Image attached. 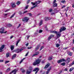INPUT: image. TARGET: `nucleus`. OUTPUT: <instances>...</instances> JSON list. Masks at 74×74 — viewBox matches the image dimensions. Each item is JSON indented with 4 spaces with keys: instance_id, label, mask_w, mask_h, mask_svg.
Segmentation results:
<instances>
[{
    "instance_id": "nucleus-1",
    "label": "nucleus",
    "mask_w": 74,
    "mask_h": 74,
    "mask_svg": "<svg viewBox=\"0 0 74 74\" xmlns=\"http://www.w3.org/2000/svg\"><path fill=\"white\" fill-rule=\"evenodd\" d=\"M40 3H41V1H37L35 2H31V4H32V5L34 6L32 7L30 9V10H32V9H33V8L37 7V5H38V4H39Z\"/></svg>"
},
{
    "instance_id": "nucleus-2",
    "label": "nucleus",
    "mask_w": 74,
    "mask_h": 74,
    "mask_svg": "<svg viewBox=\"0 0 74 74\" xmlns=\"http://www.w3.org/2000/svg\"><path fill=\"white\" fill-rule=\"evenodd\" d=\"M41 62V60L38 59V60H36L33 63V65L34 66H36L37 64H40V63Z\"/></svg>"
},
{
    "instance_id": "nucleus-3",
    "label": "nucleus",
    "mask_w": 74,
    "mask_h": 74,
    "mask_svg": "<svg viewBox=\"0 0 74 74\" xmlns=\"http://www.w3.org/2000/svg\"><path fill=\"white\" fill-rule=\"evenodd\" d=\"M29 20V18L28 17H24L22 19V21H25V22H27Z\"/></svg>"
},
{
    "instance_id": "nucleus-4",
    "label": "nucleus",
    "mask_w": 74,
    "mask_h": 74,
    "mask_svg": "<svg viewBox=\"0 0 74 74\" xmlns=\"http://www.w3.org/2000/svg\"><path fill=\"white\" fill-rule=\"evenodd\" d=\"M4 28L3 27H2L0 29V33H1V34H2V33L5 34L7 32V31H6L4 32Z\"/></svg>"
},
{
    "instance_id": "nucleus-5",
    "label": "nucleus",
    "mask_w": 74,
    "mask_h": 74,
    "mask_svg": "<svg viewBox=\"0 0 74 74\" xmlns=\"http://www.w3.org/2000/svg\"><path fill=\"white\" fill-rule=\"evenodd\" d=\"M56 33L57 37L56 38V40L58 39V38H59L60 36H61V34L59 32H56Z\"/></svg>"
},
{
    "instance_id": "nucleus-6",
    "label": "nucleus",
    "mask_w": 74,
    "mask_h": 74,
    "mask_svg": "<svg viewBox=\"0 0 74 74\" xmlns=\"http://www.w3.org/2000/svg\"><path fill=\"white\" fill-rule=\"evenodd\" d=\"M66 29V27H62L60 29V32L61 33L62 32L65 30Z\"/></svg>"
},
{
    "instance_id": "nucleus-7",
    "label": "nucleus",
    "mask_w": 74,
    "mask_h": 74,
    "mask_svg": "<svg viewBox=\"0 0 74 74\" xmlns=\"http://www.w3.org/2000/svg\"><path fill=\"white\" fill-rule=\"evenodd\" d=\"M5 47V45H3L1 48H0V52H3V49H4V48Z\"/></svg>"
},
{
    "instance_id": "nucleus-8",
    "label": "nucleus",
    "mask_w": 74,
    "mask_h": 74,
    "mask_svg": "<svg viewBox=\"0 0 74 74\" xmlns=\"http://www.w3.org/2000/svg\"><path fill=\"white\" fill-rule=\"evenodd\" d=\"M64 61H65V59H62L58 60L57 62L58 63H61V62H64Z\"/></svg>"
},
{
    "instance_id": "nucleus-9",
    "label": "nucleus",
    "mask_w": 74,
    "mask_h": 74,
    "mask_svg": "<svg viewBox=\"0 0 74 74\" xmlns=\"http://www.w3.org/2000/svg\"><path fill=\"white\" fill-rule=\"evenodd\" d=\"M40 69H38V68H36L34 69V70H33V71H36L35 73V74H36L37 73H38V71Z\"/></svg>"
},
{
    "instance_id": "nucleus-10",
    "label": "nucleus",
    "mask_w": 74,
    "mask_h": 74,
    "mask_svg": "<svg viewBox=\"0 0 74 74\" xmlns=\"http://www.w3.org/2000/svg\"><path fill=\"white\" fill-rule=\"evenodd\" d=\"M64 62H66V63H69L70 62V58H68L66 60H65V61H64Z\"/></svg>"
},
{
    "instance_id": "nucleus-11",
    "label": "nucleus",
    "mask_w": 74,
    "mask_h": 74,
    "mask_svg": "<svg viewBox=\"0 0 74 74\" xmlns=\"http://www.w3.org/2000/svg\"><path fill=\"white\" fill-rule=\"evenodd\" d=\"M23 50V49H18L16 50V51H17L16 52L17 53H19L20 52H21V51Z\"/></svg>"
},
{
    "instance_id": "nucleus-12",
    "label": "nucleus",
    "mask_w": 74,
    "mask_h": 74,
    "mask_svg": "<svg viewBox=\"0 0 74 74\" xmlns=\"http://www.w3.org/2000/svg\"><path fill=\"white\" fill-rule=\"evenodd\" d=\"M16 71H17V70H16V69H15L13 71H12V72L10 73V74H12V73H14V74H16Z\"/></svg>"
},
{
    "instance_id": "nucleus-13",
    "label": "nucleus",
    "mask_w": 74,
    "mask_h": 74,
    "mask_svg": "<svg viewBox=\"0 0 74 74\" xmlns=\"http://www.w3.org/2000/svg\"><path fill=\"white\" fill-rule=\"evenodd\" d=\"M53 7H56V0H54L53 2Z\"/></svg>"
},
{
    "instance_id": "nucleus-14",
    "label": "nucleus",
    "mask_w": 74,
    "mask_h": 74,
    "mask_svg": "<svg viewBox=\"0 0 74 74\" xmlns=\"http://www.w3.org/2000/svg\"><path fill=\"white\" fill-rule=\"evenodd\" d=\"M51 67L49 69L47 70V71L46 72V74H48V73H49V72H50V71H51Z\"/></svg>"
},
{
    "instance_id": "nucleus-15",
    "label": "nucleus",
    "mask_w": 74,
    "mask_h": 74,
    "mask_svg": "<svg viewBox=\"0 0 74 74\" xmlns=\"http://www.w3.org/2000/svg\"><path fill=\"white\" fill-rule=\"evenodd\" d=\"M38 54H39V52L37 51L34 54L32 55V57L34 56H36L37 55H38Z\"/></svg>"
},
{
    "instance_id": "nucleus-16",
    "label": "nucleus",
    "mask_w": 74,
    "mask_h": 74,
    "mask_svg": "<svg viewBox=\"0 0 74 74\" xmlns=\"http://www.w3.org/2000/svg\"><path fill=\"white\" fill-rule=\"evenodd\" d=\"M11 5L12 8H14V7H16L15 4L14 3H12L11 4Z\"/></svg>"
},
{
    "instance_id": "nucleus-17",
    "label": "nucleus",
    "mask_w": 74,
    "mask_h": 74,
    "mask_svg": "<svg viewBox=\"0 0 74 74\" xmlns=\"http://www.w3.org/2000/svg\"><path fill=\"white\" fill-rule=\"evenodd\" d=\"M40 45H38L36 47V48H35V51H37V50L39 49V48H40Z\"/></svg>"
},
{
    "instance_id": "nucleus-18",
    "label": "nucleus",
    "mask_w": 74,
    "mask_h": 74,
    "mask_svg": "<svg viewBox=\"0 0 74 74\" xmlns=\"http://www.w3.org/2000/svg\"><path fill=\"white\" fill-rule=\"evenodd\" d=\"M49 66V63H48L45 67L44 69H47Z\"/></svg>"
},
{
    "instance_id": "nucleus-19",
    "label": "nucleus",
    "mask_w": 74,
    "mask_h": 74,
    "mask_svg": "<svg viewBox=\"0 0 74 74\" xmlns=\"http://www.w3.org/2000/svg\"><path fill=\"white\" fill-rule=\"evenodd\" d=\"M67 54L69 56H72V55H73V53L71 52H68Z\"/></svg>"
},
{
    "instance_id": "nucleus-20",
    "label": "nucleus",
    "mask_w": 74,
    "mask_h": 74,
    "mask_svg": "<svg viewBox=\"0 0 74 74\" xmlns=\"http://www.w3.org/2000/svg\"><path fill=\"white\" fill-rule=\"evenodd\" d=\"M10 47H11L10 49L11 51H12L13 50H14V46H11Z\"/></svg>"
},
{
    "instance_id": "nucleus-21",
    "label": "nucleus",
    "mask_w": 74,
    "mask_h": 74,
    "mask_svg": "<svg viewBox=\"0 0 74 74\" xmlns=\"http://www.w3.org/2000/svg\"><path fill=\"white\" fill-rule=\"evenodd\" d=\"M20 40H18L17 41H16V47H17L18 46V43L20 42Z\"/></svg>"
},
{
    "instance_id": "nucleus-22",
    "label": "nucleus",
    "mask_w": 74,
    "mask_h": 74,
    "mask_svg": "<svg viewBox=\"0 0 74 74\" xmlns=\"http://www.w3.org/2000/svg\"><path fill=\"white\" fill-rule=\"evenodd\" d=\"M48 59L49 60H52V56L49 57L48 58Z\"/></svg>"
},
{
    "instance_id": "nucleus-23",
    "label": "nucleus",
    "mask_w": 74,
    "mask_h": 74,
    "mask_svg": "<svg viewBox=\"0 0 74 74\" xmlns=\"http://www.w3.org/2000/svg\"><path fill=\"white\" fill-rule=\"evenodd\" d=\"M74 68H73V67L70 69L69 70V71H70V72H71V71H73V70H74Z\"/></svg>"
},
{
    "instance_id": "nucleus-24",
    "label": "nucleus",
    "mask_w": 74,
    "mask_h": 74,
    "mask_svg": "<svg viewBox=\"0 0 74 74\" xmlns=\"http://www.w3.org/2000/svg\"><path fill=\"white\" fill-rule=\"evenodd\" d=\"M52 38V36H49V37L47 40H48L49 41V40H50L51 39V38Z\"/></svg>"
},
{
    "instance_id": "nucleus-25",
    "label": "nucleus",
    "mask_w": 74,
    "mask_h": 74,
    "mask_svg": "<svg viewBox=\"0 0 74 74\" xmlns=\"http://www.w3.org/2000/svg\"><path fill=\"white\" fill-rule=\"evenodd\" d=\"M42 22H43L42 20L40 21L39 24V26H40L42 24Z\"/></svg>"
},
{
    "instance_id": "nucleus-26",
    "label": "nucleus",
    "mask_w": 74,
    "mask_h": 74,
    "mask_svg": "<svg viewBox=\"0 0 74 74\" xmlns=\"http://www.w3.org/2000/svg\"><path fill=\"white\" fill-rule=\"evenodd\" d=\"M65 64L66 63L65 62H62L61 64V65H62V66H64Z\"/></svg>"
},
{
    "instance_id": "nucleus-27",
    "label": "nucleus",
    "mask_w": 74,
    "mask_h": 74,
    "mask_svg": "<svg viewBox=\"0 0 74 74\" xmlns=\"http://www.w3.org/2000/svg\"><path fill=\"white\" fill-rule=\"evenodd\" d=\"M29 5H27L26 7H25V8L24 9V10H26V9H27L28 8V7H29Z\"/></svg>"
},
{
    "instance_id": "nucleus-28",
    "label": "nucleus",
    "mask_w": 74,
    "mask_h": 74,
    "mask_svg": "<svg viewBox=\"0 0 74 74\" xmlns=\"http://www.w3.org/2000/svg\"><path fill=\"white\" fill-rule=\"evenodd\" d=\"M49 19V18L46 17L45 18V21H48V20Z\"/></svg>"
},
{
    "instance_id": "nucleus-29",
    "label": "nucleus",
    "mask_w": 74,
    "mask_h": 74,
    "mask_svg": "<svg viewBox=\"0 0 74 74\" xmlns=\"http://www.w3.org/2000/svg\"><path fill=\"white\" fill-rule=\"evenodd\" d=\"M9 55H10V53H8L6 54V56L7 58L9 57Z\"/></svg>"
},
{
    "instance_id": "nucleus-30",
    "label": "nucleus",
    "mask_w": 74,
    "mask_h": 74,
    "mask_svg": "<svg viewBox=\"0 0 74 74\" xmlns=\"http://www.w3.org/2000/svg\"><path fill=\"white\" fill-rule=\"evenodd\" d=\"M15 13H14L10 17V19H11V18H13L14 16H15Z\"/></svg>"
},
{
    "instance_id": "nucleus-31",
    "label": "nucleus",
    "mask_w": 74,
    "mask_h": 74,
    "mask_svg": "<svg viewBox=\"0 0 74 74\" xmlns=\"http://www.w3.org/2000/svg\"><path fill=\"white\" fill-rule=\"evenodd\" d=\"M31 73V71H29L28 70H27V74H29L30 73Z\"/></svg>"
},
{
    "instance_id": "nucleus-32",
    "label": "nucleus",
    "mask_w": 74,
    "mask_h": 74,
    "mask_svg": "<svg viewBox=\"0 0 74 74\" xmlns=\"http://www.w3.org/2000/svg\"><path fill=\"white\" fill-rule=\"evenodd\" d=\"M60 46V44L57 43L56 44V47H57V48H58V47H59Z\"/></svg>"
},
{
    "instance_id": "nucleus-33",
    "label": "nucleus",
    "mask_w": 74,
    "mask_h": 74,
    "mask_svg": "<svg viewBox=\"0 0 74 74\" xmlns=\"http://www.w3.org/2000/svg\"><path fill=\"white\" fill-rule=\"evenodd\" d=\"M21 24L20 23V24H19L18 26L17 27V29H18V28H19V27H21Z\"/></svg>"
},
{
    "instance_id": "nucleus-34",
    "label": "nucleus",
    "mask_w": 74,
    "mask_h": 74,
    "mask_svg": "<svg viewBox=\"0 0 74 74\" xmlns=\"http://www.w3.org/2000/svg\"><path fill=\"white\" fill-rule=\"evenodd\" d=\"M42 30L40 29L39 30V33H42Z\"/></svg>"
},
{
    "instance_id": "nucleus-35",
    "label": "nucleus",
    "mask_w": 74,
    "mask_h": 74,
    "mask_svg": "<svg viewBox=\"0 0 74 74\" xmlns=\"http://www.w3.org/2000/svg\"><path fill=\"white\" fill-rule=\"evenodd\" d=\"M51 33H54L55 34H56V31H51Z\"/></svg>"
},
{
    "instance_id": "nucleus-36",
    "label": "nucleus",
    "mask_w": 74,
    "mask_h": 74,
    "mask_svg": "<svg viewBox=\"0 0 74 74\" xmlns=\"http://www.w3.org/2000/svg\"><path fill=\"white\" fill-rule=\"evenodd\" d=\"M25 59V58H23V59H22V60L21 61V62H20V64H21V63H22V62H23V60Z\"/></svg>"
},
{
    "instance_id": "nucleus-37",
    "label": "nucleus",
    "mask_w": 74,
    "mask_h": 74,
    "mask_svg": "<svg viewBox=\"0 0 74 74\" xmlns=\"http://www.w3.org/2000/svg\"><path fill=\"white\" fill-rule=\"evenodd\" d=\"M32 67H30L29 68V70H32Z\"/></svg>"
},
{
    "instance_id": "nucleus-38",
    "label": "nucleus",
    "mask_w": 74,
    "mask_h": 74,
    "mask_svg": "<svg viewBox=\"0 0 74 74\" xmlns=\"http://www.w3.org/2000/svg\"><path fill=\"white\" fill-rule=\"evenodd\" d=\"M30 0H28L27 2V4H29V3H30Z\"/></svg>"
},
{
    "instance_id": "nucleus-39",
    "label": "nucleus",
    "mask_w": 74,
    "mask_h": 74,
    "mask_svg": "<svg viewBox=\"0 0 74 74\" xmlns=\"http://www.w3.org/2000/svg\"><path fill=\"white\" fill-rule=\"evenodd\" d=\"M21 3L19 1H18L17 3H16V4L17 5H19V4H20Z\"/></svg>"
},
{
    "instance_id": "nucleus-40",
    "label": "nucleus",
    "mask_w": 74,
    "mask_h": 74,
    "mask_svg": "<svg viewBox=\"0 0 74 74\" xmlns=\"http://www.w3.org/2000/svg\"><path fill=\"white\" fill-rule=\"evenodd\" d=\"M15 57H16V54H14L12 57L13 58H15Z\"/></svg>"
},
{
    "instance_id": "nucleus-41",
    "label": "nucleus",
    "mask_w": 74,
    "mask_h": 74,
    "mask_svg": "<svg viewBox=\"0 0 74 74\" xmlns=\"http://www.w3.org/2000/svg\"><path fill=\"white\" fill-rule=\"evenodd\" d=\"M27 15H29V16H32V14L31 13H28L27 14Z\"/></svg>"
},
{
    "instance_id": "nucleus-42",
    "label": "nucleus",
    "mask_w": 74,
    "mask_h": 74,
    "mask_svg": "<svg viewBox=\"0 0 74 74\" xmlns=\"http://www.w3.org/2000/svg\"><path fill=\"white\" fill-rule=\"evenodd\" d=\"M52 9H50V10H49V12H52Z\"/></svg>"
},
{
    "instance_id": "nucleus-43",
    "label": "nucleus",
    "mask_w": 74,
    "mask_h": 74,
    "mask_svg": "<svg viewBox=\"0 0 74 74\" xmlns=\"http://www.w3.org/2000/svg\"><path fill=\"white\" fill-rule=\"evenodd\" d=\"M10 68H9L8 69H7V72H8V71H10Z\"/></svg>"
},
{
    "instance_id": "nucleus-44",
    "label": "nucleus",
    "mask_w": 74,
    "mask_h": 74,
    "mask_svg": "<svg viewBox=\"0 0 74 74\" xmlns=\"http://www.w3.org/2000/svg\"><path fill=\"white\" fill-rule=\"evenodd\" d=\"M44 48V46H42L40 48V51H41V50L42 49V48Z\"/></svg>"
},
{
    "instance_id": "nucleus-45",
    "label": "nucleus",
    "mask_w": 74,
    "mask_h": 74,
    "mask_svg": "<svg viewBox=\"0 0 74 74\" xmlns=\"http://www.w3.org/2000/svg\"><path fill=\"white\" fill-rule=\"evenodd\" d=\"M29 54V52H28L25 55V56H27V55Z\"/></svg>"
},
{
    "instance_id": "nucleus-46",
    "label": "nucleus",
    "mask_w": 74,
    "mask_h": 74,
    "mask_svg": "<svg viewBox=\"0 0 74 74\" xmlns=\"http://www.w3.org/2000/svg\"><path fill=\"white\" fill-rule=\"evenodd\" d=\"M19 14H20V15H22V12H21L20 11L19 12Z\"/></svg>"
},
{
    "instance_id": "nucleus-47",
    "label": "nucleus",
    "mask_w": 74,
    "mask_h": 74,
    "mask_svg": "<svg viewBox=\"0 0 74 74\" xmlns=\"http://www.w3.org/2000/svg\"><path fill=\"white\" fill-rule=\"evenodd\" d=\"M8 26H12V25L9 24L8 25Z\"/></svg>"
},
{
    "instance_id": "nucleus-48",
    "label": "nucleus",
    "mask_w": 74,
    "mask_h": 74,
    "mask_svg": "<svg viewBox=\"0 0 74 74\" xmlns=\"http://www.w3.org/2000/svg\"><path fill=\"white\" fill-rule=\"evenodd\" d=\"M8 62H9V61H6L5 62V64H7V63H8Z\"/></svg>"
},
{
    "instance_id": "nucleus-49",
    "label": "nucleus",
    "mask_w": 74,
    "mask_h": 74,
    "mask_svg": "<svg viewBox=\"0 0 74 74\" xmlns=\"http://www.w3.org/2000/svg\"><path fill=\"white\" fill-rule=\"evenodd\" d=\"M26 47H27L28 45H29V43H27L25 44Z\"/></svg>"
},
{
    "instance_id": "nucleus-50",
    "label": "nucleus",
    "mask_w": 74,
    "mask_h": 74,
    "mask_svg": "<svg viewBox=\"0 0 74 74\" xmlns=\"http://www.w3.org/2000/svg\"><path fill=\"white\" fill-rule=\"evenodd\" d=\"M10 10V9H7V10H6L5 12H7L8 11H9Z\"/></svg>"
},
{
    "instance_id": "nucleus-51",
    "label": "nucleus",
    "mask_w": 74,
    "mask_h": 74,
    "mask_svg": "<svg viewBox=\"0 0 74 74\" xmlns=\"http://www.w3.org/2000/svg\"><path fill=\"white\" fill-rule=\"evenodd\" d=\"M28 11H24L23 12V14H25V13H27V12Z\"/></svg>"
},
{
    "instance_id": "nucleus-52",
    "label": "nucleus",
    "mask_w": 74,
    "mask_h": 74,
    "mask_svg": "<svg viewBox=\"0 0 74 74\" xmlns=\"http://www.w3.org/2000/svg\"><path fill=\"white\" fill-rule=\"evenodd\" d=\"M71 65H73V64H74V60L73 61V62L72 64H71Z\"/></svg>"
},
{
    "instance_id": "nucleus-53",
    "label": "nucleus",
    "mask_w": 74,
    "mask_h": 74,
    "mask_svg": "<svg viewBox=\"0 0 74 74\" xmlns=\"http://www.w3.org/2000/svg\"><path fill=\"white\" fill-rule=\"evenodd\" d=\"M33 48V47H27V49H31V48Z\"/></svg>"
},
{
    "instance_id": "nucleus-54",
    "label": "nucleus",
    "mask_w": 74,
    "mask_h": 74,
    "mask_svg": "<svg viewBox=\"0 0 74 74\" xmlns=\"http://www.w3.org/2000/svg\"><path fill=\"white\" fill-rule=\"evenodd\" d=\"M3 60H0V62H3Z\"/></svg>"
},
{
    "instance_id": "nucleus-55",
    "label": "nucleus",
    "mask_w": 74,
    "mask_h": 74,
    "mask_svg": "<svg viewBox=\"0 0 74 74\" xmlns=\"http://www.w3.org/2000/svg\"><path fill=\"white\" fill-rule=\"evenodd\" d=\"M62 73V70H61L60 71V73H59L58 74H61V73Z\"/></svg>"
},
{
    "instance_id": "nucleus-56",
    "label": "nucleus",
    "mask_w": 74,
    "mask_h": 74,
    "mask_svg": "<svg viewBox=\"0 0 74 74\" xmlns=\"http://www.w3.org/2000/svg\"><path fill=\"white\" fill-rule=\"evenodd\" d=\"M67 49V47H65L63 48V49L64 50H66V49Z\"/></svg>"
},
{
    "instance_id": "nucleus-57",
    "label": "nucleus",
    "mask_w": 74,
    "mask_h": 74,
    "mask_svg": "<svg viewBox=\"0 0 74 74\" xmlns=\"http://www.w3.org/2000/svg\"><path fill=\"white\" fill-rule=\"evenodd\" d=\"M62 3H66V1L64 0V1H62Z\"/></svg>"
},
{
    "instance_id": "nucleus-58",
    "label": "nucleus",
    "mask_w": 74,
    "mask_h": 74,
    "mask_svg": "<svg viewBox=\"0 0 74 74\" xmlns=\"http://www.w3.org/2000/svg\"><path fill=\"white\" fill-rule=\"evenodd\" d=\"M44 63H45V61H42V64Z\"/></svg>"
},
{
    "instance_id": "nucleus-59",
    "label": "nucleus",
    "mask_w": 74,
    "mask_h": 74,
    "mask_svg": "<svg viewBox=\"0 0 74 74\" xmlns=\"http://www.w3.org/2000/svg\"><path fill=\"white\" fill-rule=\"evenodd\" d=\"M30 36H27V39H29V37H30Z\"/></svg>"
},
{
    "instance_id": "nucleus-60",
    "label": "nucleus",
    "mask_w": 74,
    "mask_h": 74,
    "mask_svg": "<svg viewBox=\"0 0 74 74\" xmlns=\"http://www.w3.org/2000/svg\"><path fill=\"white\" fill-rule=\"evenodd\" d=\"M45 29H46V30H48V28H47V27H45Z\"/></svg>"
},
{
    "instance_id": "nucleus-61",
    "label": "nucleus",
    "mask_w": 74,
    "mask_h": 74,
    "mask_svg": "<svg viewBox=\"0 0 74 74\" xmlns=\"http://www.w3.org/2000/svg\"><path fill=\"white\" fill-rule=\"evenodd\" d=\"M66 7V6H65V5H63L62 7V8H64V7Z\"/></svg>"
},
{
    "instance_id": "nucleus-62",
    "label": "nucleus",
    "mask_w": 74,
    "mask_h": 74,
    "mask_svg": "<svg viewBox=\"0 0 74 74\" xmlns=\"http://www.w3.org/2000/svg\"><path fill=\"white\" fill-rule=\"evenodd\" d=\"M13 38V36H12L10 37V39H12Z\"/></svg>"
},
{
    "instance_id": "nucleus-63",
    "label": "nucleus",
    "mask_w": 74,
    "mask_h": 74,
    "mask_svg": "<svg viewBox=\"0 0 74 74\" xmlns=\"http://www.w3.org/2000/svg\"><path fill=\"white\" fill-rule=\"evenodd\" d=\"M72 7L74 8V3L72 4Z\"/></svg>"
},
{
    "instance_id": "nucleus-64",
    "label": "nucleus",
    "mask_w": 74,
    "mask_h": 74,
    "mask_svg": "<svg viewBox=\"0 0 74 74\" xmlns=\"http://www.w3.org/2000/svg\"><path fill=\"white\" fill-rule=\"evenodd\" d=\"M64 71H67V69H65Z\"/></svg>"
}]
</instances>
